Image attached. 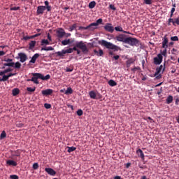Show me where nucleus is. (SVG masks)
Wrapping results in <instances>:
<instances>
[{
  "instance_id": "58",
  "label": "nucleus",
  "mask_w": 179,
  "mask_h": 179,
  "mask_svg": "<svg viewBox=\"0 0 179 179\" xmlns=\"http://www.w3.org/2000/svg\"><path fill=\"white\" fill-rule=\"evenodd\" d=\"M5 73H8V72H12V69L10 68H8L6 70H4Z\"/></svg>"
},
{
  "instance_id": "14",
  "label": "nucleus",
  "mask_w": 179,
  "mask_h": 179,
  "mask_svg": "<svg viewBox=\"0 0 179 179\" xmlns=\"http://www.w3.org/2000/svg\"><path fill=\"white\" fill-rule=\"evenodd\" d=\"M127 36L125 34H120L119 36H116L117 41H121L122 43H125V41L127 40Z\"/></svg>"
},
{
  "instance_id": "50",
  "label": "nucleus",
  "mask_w": 179,
  "mask_h": 179,
  "mask_svg": "<svg viewBox=\"0 0 179 179\" xmlns=\"http://www.w3.org/2000/svg\"><path fill=\"white\" fill-rule=\"evenodd\" d=\"M10 179H19V176H17V175H10Z\"/></svg>"
},
{
  "instance_id": "3",
  "label": "nucleus",
  "mask_w": 179,
  "mask_h": 179,
  "mask_svg": "<svg viewBox=\"0 0 179 179\" xmlns=\"http://www.w3.org/2000/svg\"><path fill=\"white\" fill-rule=\"evenodd\" d=\"M125 44H129L134 47V45L138 46L139 45V41L136 39V38L127 37L125 40Z\"/></svg>"
},
{
  "instance_id": "22",
  "label": "nucleus",
  "mask_w": 179,
  "mask_h": 179,
  "mask_svg": "<svg viewBox=\"0 0 179 179\" xmlns=\"http://www.w3.org/2000/svg\"><path fill=\"white\" fill-rule=\"evenodd\" d=\"M36 43L37 42L36 41H31L29 43V50H34Z\"/></svg>"
},
{
  "instance_id": "60",
  "label": "nucleus",
  "mask_w": 179,
  "mask_h": 179,
  "mask_svg": "<svg viewBox=\"0 0 179 179\" xmlns=\"http://www.w3.org/2000/svg\"><path fill=\"white\" fill-rule=\"evenodd\" d=\"M34 36V38H36V37H38L39 36H41V33H38V34H36L35 35H33Z\"/></svg>"
},
{
  "instance_id": "25",
  "label": "nucleus",
  "mask_w": 179,
  "mask_h": 179,
  "mask_svg": "<svg viewBox=\"0 0 179 179\" xmlns=\"http://www.w3.org/2000/svg\"><path fill=\"white\" fill-rule=\"evenodd\" d=\"M6 163L7 164H8V166H13L14 167H16V166H17V163L13 160H8Z\"/></svg>"
},
{
  "instance_id": "47",
  "label": "nucleus",
  "mask_w": 179,
  "mask_h": 179,
  "mask_svg": "<svg viewBox=\"0 0 179 179\" xmlns=\"http://www.w3.org/2000/svg\"><path fill=\"white\" fill-rule=\"evenodd\" d=\"M115 30L116 31H123V29L120 26L115 27Z\"/></svg>"
},
{
  "instance_id": "27",
  "label": "nucleus",
  "mask_w": 179,
  "mask_h": 179,
  "mask_svg": "<svg viewBox=\"0 0 179 179\" xmlns=\"http://www.w3.org/2000/svg\"><path fill=\"white\" fill-rule=\"evenodd\" d=\"M89 95L91 97V99H93L94 100H96V96L97 94H96V92H94V91H91L89 92Z\"/></svg>"
},
{
  "instance_id": "51",
  "label": "nucleus",
  "mask_w": 179,
  "mask_h": 179,
  "mask_svg": "<svg viewBox=\"0 0 179 179\" xmlns=\"http://www.w3.org/2000/svg\"><path fill=\"white\" fill-rule=\"evenodd\" d=\"M145 5H152V0H144Z\"/></svg>"
},
{
  "instance_id": "59",
  "label": "nucleus",
  "mask_w": 179,
  "mask_h": 179,
  "mask_svg": "<svg viewBox=\"0 0 179 179\" xmlns=\"http://www.w3.org/2000/svg\"><path fill=\"white\" fill-rule=\"evenodd\" d=\"M5 54H6V52L4 51H0V57H3V55H5Z\"/></svg>"
},
{
  "instance_id": "6",
  "label": "nucleus",
  "mask_w": 179,
  "mask_h": 179,
  "mask_svg": "<svg viewBox=\"0 0 179 179\" xmlns=\"http://www.w3.org/2000/svg\"><path fill=\"white\" fill-rule=\"evenodd\" d=\"M97 29V25H93V22L87 27H79L78 30H90L93 31Z\"/></svg>"
},
{
  "instance_id": "19",
  "label": "nucleus",
  "mask_w": 179,
  "mask_h": 179,
  "mask_svg": "<svg viewBox=\"0 0 179 179\" xmlns=\"http://www.w3.org/2000/svg\"><path fill=\"white\" fill-rule=\"evenodd\" d=\"M22 151H20V150H17L13 152L12 156L13 157H20Z\"/></svg>"
},
{
  "instance_id": "30",
  "label": "nucleus",
  "mask_w": 179,
  "mask_h": 179,
  "mask_svg": "<svg viewBox=\"0 0 179 179\" xmlns=\"http://www.w3.org/2000/svg\"><path fill=\"white\" fill-rule=\"evenodd\" d=\"M103 23V19L99 18V20H96V22H93L92 26H99V24H101Z\"/></svg>"
},
{
  "instance_id": "24",
  "label": "nucleus",
  "mask_w": 179,
  "mask_h": 179,
  "mask_svg": "<svg viewBox=\"0 0 179 179\" xmlns=\"http://www.w3.org/2000/svg\"><path fill=\"white\" fill-rule=\"evenodd\" d=\"M94 54H96L98 57H103V54H104V52H103V50L101 49H99V52L96 50H94Z\"/></svg>"
},
{
  "instance_id": "9",
  "label": "nucleus",
  "mask_w": 179,
  "mask_h": 179,
  "mask_svg": "<svg viewBox=\"0 0 179 179\" xmlns=\"http://www.w3.org/2000/svg\"><path fill=\"white\" fill-rule=\"evenodd\" d=\"M163 62V56L162 54H158L157 57H154L155 65H160Z\"/></svg>"
},
{
  "instance_id": "43",
  "label": "nucleus",
  "mask_w": 179,
  "mask_h": 179,
  "mask_svg": "<svg viewBox=\"0 0 179 179\" xmlns=\"http://www.w3.org/2000/svg\"><path fill=\"white\" fill-rule=\"evenodd\" d=\"M77 115H78L79 117L83 115V110H82V109H79L77 110Z\"/></svg>"
},
{
  "instance_id": "49",
  "label": "nucleus",
  "mask_w": 179,
  "mask_h": 179,
  "mask_svg": "<svg viewBox=\"0 0 179 179\" xmlns=\"http://www.w3.org/2000/svg\"><path fill=\"white\" fill-rule=\"evenodd\" d=\"M171 41H178V36H172L171 37Z\"/></svg>"
},
{
  "instance_id": "37",
  "label": "nucleus",
  "mask_w": 179,
  "mask_h": 179,
  "mask_svg": "<svg viewBox=\"0 0 179 179\" xmlns=\"http://www.w3.org/2000/svg\"><path fill=\"white\" fill-rule=\"evenodd\" d=\"M72 93H73V90H72L71 87H68L65 92V94H72Z\"/></svg>"
},
{
  "instance_id": "52",
  "label": "nucleus",
  "mask_w": 179,
  "mask_h": 179,
  "mask_svg": "<svg viewBox=\"0 0 179 179\" xmlns=\"http://www.w3.org/2000/svg\"><path fill=\"white\" fill-rule=\"evenodd\" d=\"M19 9H20V6H17V7H11L10 8V10H19Z\"/></svg>"
},
{
  "instance_id": "40",
  "label": "nucleus",
  "mask_w": 179,
  "mask_h": 179,
  "mask_svg": "<svg viewBox=\"0 0 179 179\" xmlns=\"http://www.w3.org/2000/svg\"><path fill=\"white\" fill-rule=\"evenodd\" d=\"M15 65V68H16L17 69H20V66H22V64H20V62H17L15 64L14 63Z\"/></svg>"
},
{
  "instance_id": "38",
  "label": "nucleus",
  "mask_w": 179,
  "mask_h": 179,
  "mask_svg": "<svg viewBox=\"0 0 179 179\" xmlns=\"http://www.w3.org/2000/svg\"><path fill=\"white\" fill-rule=\"evenodd\" d=\"M161 55L163 57H167V48H164L163 51L161 50Z\"/></svg>"
},
{
  "instance_id": "48",
  "label": "nucleus",
  "mask_w": 179,
  "mask_h": 179,
  "mask_svg": "<svg viewBox=\"0 0 179 179\" xmlns=\"http://www.w3.org/2000/svg\"><path fill=\"white\" fill-rule=\"evenodd\" d=\"M3 82H6V80H8L9 78H8V76L3 75V77L1 78Z\"/></svg>"
},
{
  "instance_id": "42",
  "label": "nucleus",
  "mask_w": 179,
  "mask_h": 179,
  "mask_svg": "<svg viewBox=\"0 0 179 179\" xmlns=\"http://www.w3.org/2000/svg\"><path fill=\"white\" fill-rule=\"evenodd\" d=\"M27 92H30L31 93H33V92H36V87H34L33 88L27 87Z\"/></svg>"
},
{
  "instance_id": "62",
  "label": "nucleus",
  "mask_w": 179,
  "mask_h": 179,
  "mask_svg": "<svg viewBox=\"0 0 179 179\" xmlns=\"http://www.w3.org/2000/svg\"><path fill=\"white\" fill-rule=\"evenodd\" d=\"M5 62H12L13 59H4Z\"/></svg>"
},
{
  "instance_id": "28",
  "label": "nucleus",
  "mask_w": 179,
  "mask_h": 179,
  "mask_svg": "<svg viewBox=\"0 0 179 179\" xmlns=\"http://www.w3.org/2000/svg\"><path fill=\"white\" fill-rule=\"evenodd\" d=\"M19 93H20V90H19V88H14L12 90L13 96H17V94H19Z\"/></svg>"
},
{
  "instance_id": "21",
  "label": "nucleus",
  "mask_w": 179,
  "mask_h": 179,
  "mask_svg": "<svg viewBox=\"0 0 179 179\" xmlns=\"http://www.w3.org/2000/svg\"><path fill=\"white\" fill-rule=\"evenodd\" d=\"M39 77L40 79H41L42 80H48L49 79H50L51 76H50V74H48L45 76H44L43 74L39 73Z\"/></svg>"
},
{
  "instance_id": "26",
  "label": "nucleus",
  "mask_w": 179,
  "mask_h": 179,
  "mask_svg": "<svg viewBox=\"0 0 179 179\" xmlns=\"http://www.w3.org/2000/svg\"><path fill=\"white\" fill-rule=\"evenodd\" d=\"M44 3H45V9H47V11L51 12V6H50V2H48V1H45Z\"/></svg>"
},
{
  "instance_id": "16",
  "label": "nucleus",
  "mask_w": 179,
  "mask_h": 179,
  "mask_svg": "<svg viewBox=\"0 0 179 179\" xmlns=\"http://www.w3.org/2000/svg\"><path fill=\"white\" fill-rule=\"evenodd\" d=\"M53 90L52 89H47L42 90V94L43 96H50L52 93H53Z\"/></svg>"
},
{
  "instance_id": "33",
  "label": "nucleus",
  "mask_w": 179,
  "mask_h": 179,
  "mask_svg": "<svg viewBox=\"0 0 179 179\" xmlns=\"http://www.w3.org/2000/svg\"><path fill=\"white\" fill-rule=\"evenodd\" d=\"M71 43V39H66L62 41V45H68Z\"/></svg>"
},
{
  "instance_id": "23",
  "label": "nucleus",
  "mask_w": 179,
  "mask_h": 179,
  "mask_svg": "<svg viewBox=\"0 0 179 179\" xmlns=\"http://www.w3.org/2000/svg\"><path fill=\"white\" fill-rule=\"evenodd\" d=\"M134 63H135V60L132 58H130L129 59H128L126 62V65H127V68H129V66H131V64H134Z\"/></svg>"
},
{
  "instance_id": "4",
  "label": "nucleus",
  "mask_w": 179,
  "mask_h": 179,
  "mask_svg": "<svg viewBox=\"0 0 179 179\" xmlns=\"http://www.w3.org/2000/svg\"><path fill=\"white\" fill-rule=\"evenodd\" d=\"M164 71H166L165 64H164V66L161 65V66H159V67H157L156 69V72L155 73V76H157V79H161L162 74H160V73L162 72V73H163V72H164Z\"/></svg>"
},
{
  "instance_id": "1",
  "label": "nucleus",
  "mask_w": 179,
  "mask_h": 179,
  "mask_svg": "<svg viewBox=\"0 0 179 179\" xmlns=\"http://www.w3.org/2000/svg\"><path fill=\"white\" fill-rule=\"evenodd\" d=\"M78 48H80L83 53L89 54V48H87V45H86V43L85 42L82 41L80 42H77L76 43V46L71 48V50H73V51H78Z\"/></svg>"
},
{
  "instance_id": "29",
  "label": "nucleus",
  "mask_w": 179,
  "mask_h": 179,
  "mask_svg": "<svg viewBox=\"0 0 179 179\" xmlns=\"http://www.w3.org/2000/svg\"><path fill=\"white\" fill-rule=\"evenodd\" d=\"M41 51H54V48L52 46L42 48Z\"/></svg>"
},
{
  "instance_id": "2",
  "label": "nucleus",
  "mask_w": 179,
  "mask_h": 179,
  "mask_svg": "<svg viewBox=\"0 0 179 179\" xmlns=\"http://www.w3.org/2000/svg\"><path fill=\"white\" fill-rule=\"evenodd\" d=\"M99 44H100V45H101L102 47H105L108 50H113V51H118V50H120V48H118V46L106 40L99 41Z\"/></svg>"
},
{
  "instance_id": "64",
  "label": "nucleus",
  "mask_w": 179,
  "mask_h": 179,
  "mask_svg": "<svg viewBox=\"0 0 179 179\" xmlns=\"http://www.w3.org/2000/svg\"><path fill=\"white\" fill-rule=\"evenodd\" d=\"M178 103H179V98H176V105L178 106Z\"/></svg>"
},
{
  "instance_id": "56",
  "label": "nucleus",
  "mask_w": 179,
  "mask_h": 179,
  "mask_svg": "<svg viewBox=\"0 0 179 179\" xmlns=\"http://www.w3.org/2000/svg\"><path fill=\"white\" fill-rule=\"evenodd\" d=\"M44 107H45V108H50V107H51V104H50V103H45L44 104Z\"/></svg>"
},
{
  "instance_id": "13",
  "label": "nucleus",
  "mask_w": 179,
  "mask_h": 179,
  "mask_svg": "<svg viewBox=\"0 0 179 179\" xmlns=\"http://www.w3.org/2000/svg\"><path fill=\"white\" fill-rule=\"evenodd\" d=\"M45 6H38L36 10V15H43L45 10Z\"/></svg>"
},
{
  "instance_id": "15",
  "label": "nucleus",
  "mask_w": 179,
  "mask_h": 179,
  "mask_svg": "<svg viewBox=\"0 0 179 179\" xmlns=\"http://www.w3.org/2000/svg\"><path fill=\"white\" fill-rule=\"evenodd\" d=\"M169 48V39L167 36H164L162 41V48Z\"/></svg>"
},
{
  "instance_id": "17",
  "label": "nucleus",
  "mask_w": 179,
  "mask_h": 179,
  "mask_svg": "<svg viewBox=\"0 0 179 179\" xmlns=\"http://www.w3.org/2000/svg\"><path fill=\"white\" fill-rule=\"evenodd\" d=\"M45 171L48 173V174H49L50 176H55V174H57V172L51 168H45Z\"/></svg>"
},
{
  "instance_id": "63",
  "label": "nucleus",
  "mask_w": 179,
  "mask_h": 179,
  "mask_svg": "<svg viewBox=\"0 0 179 179\" xmlns=\"http://www.w3.org/2000/svg\"><path fill=\"white\" fill-rule=\"evenodd\" d=\"M48 39L49 40V41H52L51 35H50V34H48Z\"/></svg>"
},
{
  "instance_id": "61",
  "label": "nucleus",
  "mask_w": 179,
  "mask_h": 179,
  "mask_svg": "<svg viewBox=\"0 0 179 179\" xmlns=\"http://www.w3.org/2000/svg\"><path fill=\"white\" fill-rule=\"evenodd\" d=\"M23 40H25V41L29 40V36H23Z\"/></svg>"
},
{
  "instance_id": "46",
  "label": "nucleus",
  "mask_w": 179,
  "mask_h": 179,
  "mask_svg": "<svg viewBox=\"0 0 179 179\" xmlns=\"http://www.w3.org/2000/svg\"><path fill=\"white\" fill-rule=\"evenodd\" d=\"M140 69H141V67L137 66V67H134V68L131 69V71L134 72V73H135V72L136 71H139Z\"/></svg>"
},
{
  "instance_id": "5",
  "label": "nucleus",
  "mask_w": 179,
  "mask_h": 179,
  "mask_svg": "<svg viewBox=\"0 0 179 179\" xmlns=\"http://www.w3.org/2000/svg\"><path fill=\"white\" fill-rule=\"evenodd\" d=\"M73 49L69 48L66 50H62V51L56 52L55 54L57 57H60V58H63V57H65V54H72Z\"/></svg>"
},
{
  "instance_id": "35",
  "label": "nucleus",
  "mask_w": 179,
  "mask_h": 179,
  "mask_svg": "<svg viewBox=\"0 0 179 179\" xmlns=\"http://www.w3.org/2000/svg\"><path fill=\"white\" fill-rule=\"evenodd\" d=\"M108 85H109V86L114 87V86H117V83L115 81H114V80H110L108 81Z\"/></svg>"
},
{
  "instance_id": "20",
  "label": "nucleus",
  "mask_w": 179,
  "mask_h": 179,
  "mask_svg": "<svg viewBox=\"0 0 179 179\" xmlns=\"http://www.w3.org/2000/svg\"><path fill=\"white\" fill-rule=\"evenodd\" d=\"M136 153L139 157H141L143 160H145V154H143V151H142V150H137Z\"/></svg>"
},
{
  "instance_id": "10",
  "label": "nucleus",
  "mask_w": 179,
  "mask_h": 179,
  "mask_svg": "<svg viewBox=\"0 0 179 179\" xmlns=\"http://www.w3.org/2000/svg\"><path fill=\"white\" fill-rule=\"evenodd\" d=\"M103 29L106 31H108L109 33H114V27L111 23H107L104 27Z\"/></svg>"
},
{
  "instance_id": "32",
  "label": "nucleus",
  "mask_w": 179,
  "mask_h": 179,
  "mask_svg": "<svg viewBox=\"0 0 179 179\" xmlns=\"http://www.w3.org/2000/svg\"><path fill=\"white\" fill-rule=\"evenodd\" d=\"M67 152L69 153H72V152H75V150H76V147H67Z\"/></svg>"
},
{
  "instance_id": "55",
  "label": "nucleus",
  "mask_w": 179,
  "mask_h": 179,
  "mask_svg": "<svg viewBox=\"0 0 179 179\" xmlns=\"http://www.w3.org/2000/svg\"><path fill=\"white\" fill-rule=\"evenodd\" d=\"M109 8H110V9H111L112 10H117V8H116L115 6H114V5H113V4H110V5L109 6Z\"/></svg>"
},
{
  "instance_id": "36",
  "label": "nucleus",
  "mask_w": 179,
  "mask_h": 179,
  "mask_svg": "<svg viewBox=\"0 0 179 179\" xmlns=\"http://www.w3.org/2000/svg\"><path fill=\"white\" fill-rule=\"evenodd\" d=\"M166 103L167 104H171V103H173V96L170 95L167 97Z\"/></svg>"
},
{
  "instance_id": "7",
  "label": "nucleus",
  "mask_w": 179,
  "mask_h": 179,
  "mask_svg": "<svg viewBox=\"0 0 179 179\" xmlns=\"http://www.w3.org/2000/svg\"><path fill=\"white\" fill-rule=\"evenodd\" d=\"M171 23L173 26H179V15L175 19L169 18L168 20V26H171Z\"/></svg>"
},
{
  "instance_id": "12",
  "label": "nucleus",
  "mask_w": 179,
  "mask_h": 179,
  "mask_svg": "<svg viewBox=\"0 0 179 179\" xmlns=\"http://www.w3.org/2000/svg\"><path fill=\"white\" fill-rule=\"evenodd\" d=\"M18 57L20 59V62L23 63L27 61V55H26V53H23V52L18 53Z\"/></svg>"
},
{
  "instance_id": "18",
  "label": "nucleus",
  "mask_w": 179,
  "mask_h": 179,
  "mask_svg": "<svg viewBox=\"0 0 179 179\" xmlns=\"http://www.w3.org/2000/svg\"><path fill=\"white\" fill-rule=\"evenodd\" d=\"M40 57V55L38 53H36L34 55L31 60L29 61V64H36V61H37V58Z\"/></svg>"
},
{
  "instance_id": "57",
  "label": "nucleus",
  "mask_w": 179,
  "mask_h": 179,
  "mask_svg": "<svg viewBox=\"0 0 179 179\" xmlns=\"http://www.w3.org/2000/svg\"><path fill=\"white\" fill-rule=\"evenodd\" d=\"M15 75H16V73H10L8 75H7V77L9 79L10 78H11V76H15Z\"/></svg>"
},
{
  "instance_id": "39",
  "label": "nucleus",
  "mask_w": 179,
  "mask_h": 179,
  "mask_svg": "<svg viewBox=\"0 0 179 179\" xmlns=\"http://www.w3.org/2000/svg\"><path fill=\"white\" fill-rule=\"evenodd\" d=\"M4 66H15V62L4 63Z\"/></svg>"
},
{
  "instance_id": "44",
  "label": "nucleus",
  "mask_w": 179,
  "mask_h": 179,
  "mask_svg": "<svg viewBox=\"0 0 179 179\" xmlns=\"http://www.w3.org/2000/svg\"><path fill=\"white\" fill-rule=\"evenodd\" d=\"M76 29V24H73L70 28H69V31H73Z\"/></svg>"
},
{
  "instance_id": "54",
  "label": "nucleus",
  "mask_w": 179,
  "mask_h": 179,
  "mask_svg": "<svg viewBox=\"0 0 179 179\" xmlns=\"http://www.w3.org/2000/svg\"><path fill=\"white\" fill-rule=\"evenodd\" d=\"M16 127H17V128H22L23 127V123H20V122H18V123H16Z\"/></svg>"
},
{
  "instance_id": "53",
  "label": "nucleus",
  "mask_w": 179,
  "mask_h": 179,
  "mask_svg": "<svg viewBox=\"0 0 179 179\" xmlns=\"http://www.w3.org/2000/svg\"><path fill=\"white\" fill-rule=\"evenodd\" d=\"M33 169H34V170H37L38 169V163H34L33 164Z\"/></svg>"
},
{
  "instance_id": "34",
  "label": "nucleus",
  "mask_w": 179,
  "mask_h": 179,
  "mask_svg": "<svg viewBox=\"0 0 179 179\" xmlns=\"http://www.w3.org/2000/svg\"><path fill=\"white\" fill-rule=\"evenodd\" d=\"M88 6H89L90 9H93L96 6V1H91L89 3Z\"/></svg>"
},
{
  "instance_id": "31",
  "label": "nucleus",
  "mask_w": 179,
  "mask_h": 179,
  "mask_svg": "<svg viewBox=\"0 0 179 179\" xmlns=\"http://www.w3.org/2000/svg\"><path fill=\"white\" fill-rule=\"evenodd\" d=\"M41 45H50V41L47 39H43Z\"/></svg>"
},
{
  "instance_id": "45",
  "label": "nucleus",
  "mask_w": 179,
  "mask_h": 179,
  "mask_svg": "<svg viewBox=\"0 0 179 179\" xmlns=\"http://www.w3.org/2000/svg\"><path fill=\"white\" fill-rule=\"evenodd\" d=\"M65 71L66 72H73V67H71V68L66 67Z\"/></svg>"
},
{
  "instance_id": "41",
  "label": "nucleus",
  "mask_w": 179,
  "mask_h": 179,
  "mask_svg": "<svg viewBox=\"0 0 179 179\" xmlns=\"http://www.w3.org/2000/svg\"><path fill=\"white\" fill-rule=\"evenodd\" d=\"M4 138H6V132L3 131L0 135V139H3Z\"/></svg>"
},
{
  "instance_id": "8",
  "label": "nucleus",
  "mask_w": 179,
  "mask_h": 179,
  "mask_svg": "<svg viewBox=\"0 0 179 179\" xmlns=\"http://www.w3.org/2000/svg\"><path fill=\"white\" fill-rule=\"evenodd\" d=\"M31 82H34L36 85H38V79H40V73H33Z\"/></svg>"
},
{
  "instance_id": "11",
  "label": "nucleus",
  "mask_w": 179,
  "mask_h": 179,
  "mask_svg": "<svg viewBox=\"0 0 179 179\" xmlns=\"http://www.w3.org/2000/svg\"><path fill=\"white\" fill-rule=\"evenodd\" d=\"M56 33L57 34L58 38H62V37H64V36H65L66 34L65 30H64V29L62 28H59V29L57 30Z\"/></svg>"
}]
</instances>
